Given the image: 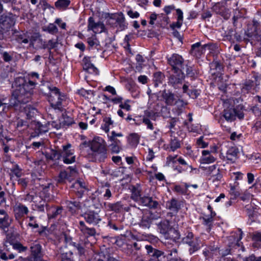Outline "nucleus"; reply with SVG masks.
<instances>
[{
    "instance_id": "1",
    "label": "nucleus",
    "mask_w": 261,
    "mask_h": 261,
    "mask_svg": "<svg viewBox=\"0 0 261 261\" xmlns=\"http://www.w3.org/2000/svg\"><path fill=\"white\" fill-rule=\"evenodd\" d=\"M17 82H19L20 84L13 92V96L15 97L18 102L27 103L30 100L36 83L31 80L26 82L23 78H19L16 80L15 82V85L17 84Z\"/></svg>"
},
{
    "instance_id": "2",
    "label": "nucleus",
    "mask_w": 261,
    "mask_h": 261,
    "mask_svg": "<svg viewBox=\"0 0 261 261\" xmlns=\"http://www.w3.org/2000/svg\"><path fill=\"white\" fill-rule=\"evenodd\" d=\"M90 146L92 155L96 161L103 162L107 158V144L105 141L100 137H94L90 142H84L81 147Z\"/></svg>"
},
{
    "instance_id": "3",
    "label": "nucleus",
    "mask_w": 261,
    "mask_h": 261,
    "mask_svg": "<svg viewBox=\"0 0 261 261\" xmlns=\"http://www.w3.org/2000/svg\"><path fill=\"white\" fill-rule=\"evenodd\" d=\"M47 88L49 90L48 93L45 91H42L45 94H49L48 101L50 102L51 106L55 110H59L62 111L63 109L62 103L65 101L66 96L62 94L59 89L55 87L48 86Z\"/></svg>"
},
{
    "instance_id": "4",
    "label": "nucleus",
    "mask_w": 261,
    "mask_h": 261,
    "mask_svg": "<svg viewBox=\"0 0 261 261\" xmlns=\"http://www.w3.org/2000/svg\"><path fill=\"white\" fill-rule=\"evenodd\" d=\"M70 144L63 146L62 151H53L50 159L54 160L62 159L63 162L65 164H71L75 161V156L73 154V150L70 149Z\"/></svg>"
},
{
    "instance_id": "5",
    "label": "nucleus",
    "mask_w": 261,
    "mask_h": 261,
    "mask_svg": "<svg viewBox=\"0 0 261 261\" xmlns=\"http://www.w3.org/2000/svg\"><path fill=\"white\" fill-rule=\"evenodd\" d=\"M108 24L113 28H117V31H123L127 28V24L122 13H115L108 18Z\"/></svg>"
},
{
    "instance_id": "6",
    "label": "nucleus",
    "mask_w": 261,
    "mask_h": 261,
    "mask_svg": "<svg viewBox=\"0 0 261 261\" xmlns=\"http://www.w3.org/2000/svg\"><path fill=\"white\" fill-rule=\"evenodd\" d=\"M169 64L172 67L173 71H182L184 69V60L178 54H173L168 59Z\"/></svg>"
},
{
    "instance_id": "7",
    "label": "nucleus",
    "mask_w": 261,
    "mask_h": 261,
    "mask_svg": "<svg viewBox=\"0 0 261 261\" xmlns=\"http://www.w3.org/2000/svg\"><path fill=\"white\" fill-rule=\"evenodd\" d=\"M85 221L90 224L96 225L101 221V219L97 212L93 211H88L82 215Z\"/></svg>"
},
{
    "instance_id": "8",
    "label": "nucleus",
    "mask_w": 261,
    "mask_h": 261,
    "mask_svg": "<svg viewBox=\"0 0 261 261\" xmlns=\"http://www.w3.org/2000/svg\"><path fill=\"white\" fill-rule=\"evenodd\" d=\"M87 30L92 31L94 33H101L105 32V26L104 24L98 21L95 22L92 17H90L88 19V24Z\"/></svg>"
},
{
    "instance_id": "9",
    "label": "nucleus",
    "mask_w": 261,
    "mask_h": 261,
    "mask_svg": "<svg viewBox=\"0 0 261 261\" xmlns=\"http://www.w3.org/2000/svg\"><path fill=\"white\" fill-rule=\"evenodd\" d=\"M238 117L240 119L244 118V114L241 111H238L236 109H229L224 110L223 112V117L227 121H232Z\"/></svg>"
},
{
    "instance_id": "10",
    "label": "nucleus",
    "mask_w": 261,
    "mask_h": 261,
    "mask_svg": "<svg viewBox=\"0 0 261 261\" xmlns=\"http://www.w3.org/2000/svg\"><path fill=\"white\" fill-rule=\"evenodd\" d=\"M12 221V218L9 215L7 212L0 208V228L5 230L11 225Z\"/></svg>"
},
{
    "instance_id": "11",
    "label": "nucleus",
    "mask_w": 261,
    "mask_h": 261,
    "mask_svg": "<svg viewBox=\"0 0 261 261\" xmlns=\"http://www.w3.org/2000/svg\"><path fill=\"white\" fill-rule=\"evenodd\" d=\"M213 10L217 14H219L225 19H228L230 17L229 10L226 8L225 3H217L212 7Z\"/></svg>"
},
{
    "instance_id": "12",
    "label": "nucleus",
    "mask_w": 261,
    "mask_h": 261,
    "mask_svg": "<svg viewBox=\"0 0 261 261\" xmlns=\"http://www.w3.org/2000/svg\"><path fill=\"white\" fill-rule=\"evenodd\" d=\"M13 211L15 218L17 220H19L29 212L28 208L20 203L15 205L13 207Z\"/></svg>"
},
{
    "instance_id": "13",
    "label": "nucleus",
    "mask_w": 261,
    "mask_h": 261,
    "mask_svg": "<svg viewBox=\"0 0 261 261\" xmlns=\"http://www.w3.org/2000/svg\"><path fill=\"white\" fill-rule=\"evenodd\" d=\"M181 202L175 198H172L166 203V207L172 215L176 214L181 207Z\"/></svg>"
},
{
    "instance_id": "14",
    "label": "nucleus",
    "mask_w": 261,
    "mask_h": 261,
    "mask_svg": "<svg viewBox=\"0 0 261 261\" xmlns=\"http://www.w3.org/2000/svg\"><path fill=\"white\" fill-rule=\"evenodd\" d=\"M184 76V74L182 71H174V73L169 78V83L175 88H176L178 87V85L181 83Z\"/></svg>"
},
{
    "instance_id": "15",
    "label": "nucleus",
    "mask_w": 261,
    "mask_h": 261,
    "mask_svg": "<svg viewBox=\"0 0 261 261\" xmlns=\"http://www.w3.org/2000/svg\"><path fill=\"white\" fill-rule=\"evenodd\" d=\"M71 187L72 188V190L80 197L88 190L87 185L86 182L81 180H76Z\"/></svg>"
},
{
    "instance_id": "16",
    "label": "nucleus",
    "mask_w": 261,
    "mask_h": 261,
    "mask_svg": "<svg viewBox=\"0 0 261 261\" xmlns=\"http://www.w3.org/2000/svg\"><path fill=\"white\" fill-rule=\"evenodd\" d=\"M15 24L13 18L8 16H2L0 18V28L4 31H8Z\"/></svg>"
},
{
    "instance_id": "17",
    "label": "nucleus",
    "mask_w": 261,
    "mask_h": 261,
    "mask_svg": "<svg viewBox=\"0 0 261 261\" xmlns=\"http://www.w3.org/2000/svg\"><path fill=\"white\" fill-rule=\"evenodd\" d=\"M207 46L206 44L201 45L200 42H197L192 45L191 54L196 58H200Z\"/></svg>"
},
{
    "instance_id": "18",
    "label": "nucleus",
    "mask_w": 261,
    "mask_h": 261,
    "mask_svg": "<svg viewBox=\"0 0 261 261\" xmlns=\"http://www.w3.org/2000/svg\"><path fill=\"white\" fill-rule=\"evenodd\" d=\"M78 228L81 232L87 237H93L96 234L95 229L93 227H88L83 221L79 222Z\"/></svg>"
},
{
    "instance_id": "19",
    "label": "nucleus",
    "mask_w": 261,
    "mask_h": 261,
    "mask_svg": "<svg viewBox=\"0 0 261 261\" xmlns=\"http://www.w3.org/2000/svg\"><path fill=\"white\" fill-rule=\"evenodd\" d=\"M78 228L81 232L87 237H93L96 234L95 229L93 227H88L83 221L79 222Z\"/></svg>"
},
{
    "instance_id": "20",
    "label": "nucleus",
    "mask_w": 261,
    "mask_h": 261,
    "mask_svg": "<svg viewBox=\"0 0 261 261\" xmlns=\"http://www.w3.org/2000/svg\"><path fill=\"white\" fill-rule=\"evenodd\" d=\"M138 202L143 206H147L151 208H156L159 205L158 202L154 200L151 197L146 196L141 197Z\"/></svg>"
},
{
    "instance_id": "21",
    "label": "nucleus",
    "mask_w": 261,
    "mask_h": 261,
    "mask_svg": "<svg viewBox=\"0 0 261 261\" xmlns=\"http://www.w3.org/2000/svg\"><path fill=\"white\" fill-rule=\"evenodd\" d=\"M151 120L155 121V115L153 112H147L145 113V116L143 117L142 119V122L145 125L147 128L151 130L154 128V123L151 122Z\"/></svg>"
},
{
    "instance_id": "22",
    "label": "nucleus",
    "mask_w": 261,
    "mask_h": 261,
    "mask_svg": "<svg viewBox=\"0 0 261 261\" xmlns=\"http://www.w3.org/2000/svg\"><path fill=\"white\" fill-rule=\"evenodd\" d=\"M147 254L151 257L152 258H150L149 261H159V257L163 254V252L160 250L154 249L151 245H147L145 247Z\"/></svg>"
},
{
    "instance_id": "23",
    "label": "nucleus",
    "mask_w": 261,
    "mask_h": 261,
    "mask_svg": "<svg viewBox=\"0 0 261 261\" xmlns=\"http://www.w3.org/2000/svg\"><path fill=\"white\" fill-rule=\"evenodd\" d=\"M204 170L207 174L213 177L214 180H220L222 178V174L220 172V170L215 165L205 168Z\"/></svg>"
},
{
    "instance_id": "24",
    "label": "nucleus",
    "mask_w": 261,
    "mask_h": 261,
    "mask_svg": "<svg viewBox=\"0 0 261 261\" xmlns=\"http://www.w3.org/2000/svg\"><path fill=\"white\" fill-rule=\"evenodd\" d=\"M199 160L201 164H211L216 161V158L211 153L209 150H203L202 151Z\"/></svg>"
},
{
    "instance_id": "25",
    "label": "nucleus",
    "mask_w": 261,
    "mask_h": 261,
    "mask_svg": "<svg viewBox=\"0 0 261 261\" xmlns=\"http://www.w3.org/2000/svg\"><path fill=\"white\" fill-rule=\"evenodd\" d=\"M153 220L152 215L150 213L144 214L139 224L140 227L143 228H149Z\"/></svg>"
},
{
    "instance_id": "26",
    "label": "nucleus",
    "mask_w": 261,
    "mask_h": 261,
    "mask_svg": "<svg viewBox=\"0 0 261 261\" xmlns=\"http://www.w3.org/2000/svg\"><path fill=\"white\" fill-rule=\"evenodd\" d=\"M180 147V141L175 137H171L169 141V143L167 145H164V148L165 149L171 151H174Z\"/></svg>"
},
{
    "instance_id": "27",
    "label": "nucleus",
    "mask_w": 261,
    "mask_h": 261,
    "mask_svg": "<svg viewBox=\"0 0 261 261\" xmlns=\"http://www.w3.org/2000/svg\"><path fill=\"white\" fill-rule=\"evenodd\" d=\"M130 189L132 193L130 196L131 199L137 202H139L142 197V189L141 187L138 185L132 186Z\"/></svg>"
},
{
    "instance_id": "28",
    "label": "nucleus",
    "mask_w": 261,
    "mask_h": 261,
    "mask_svg": "<svg viewBox=\"0 0 261 261\" xmlns=\"http://www.w3.org/2000/svg\"><path fill=\"white\" fill-rule=\"evenodd\" d=\"M162 97L168 105L172 106L176 102L174 94L170 92H166V90L163 91Z\"/></svg>"
},
{
    "instance_id": "29",
    "label": "nucleus",
    "mask_w": 261,
    "mask_h": 261,
    "mask_svg": "<svg viewBox=\"0 0 261 261\" xmlns=\"http://www.w3.org/2000/svg\"><path fill=\"white\" fill-rule=\"evenodd\" d=\"M190 247L189 252L190 254H193L196 251H198L200 248V241L198 238L195 237V239L192 240L189 243H187Z\"/></svg>"
},
{
    "instance_id": "30",
    "label": "nucleus",
    "mask_w": 261,
    "mask_h": 261,
    "mask_svg": "<svg viewBox=\"0 0 261 261\" xmlns=\"http://www.w3.org/2000/svg\"><path fill=\"white\" fill-rule=\"evenodd\" d=\"M84 70L90 73H97V69L90 62L89 59L84 58L83 60Z\"/></svg>"
},
{
    "instance_id": "31",
    "label": "nucleus",
    "mask_w": 261,
    "mask_h": 261,
    "mask_svg": "<svg viewBox=\"0 0 261 261\" xmlns=\"http://www.w3.org/2000/svg\"><path fill=\"white\" fill-rule=\"evenodd\" d=\"M156 225L158 229L161 233L166 234L168 233L170 229V223L169 221L167 220H163Z\"/></svg>"
},
{
    "instance_id": "32",
    "label": "nucleus",
    "mask_w": 261,
    "mask_h": 261,
    "mask_svg": "<svg viewBox=\"0 0 261 261\" xmlns=\"http://www.w3.org/2000/svg\"><path fill=\"white\" fill-rule=\"evenodd\" d=\"M108 137L111 143L122 145L121 140L118 138L123 137V135L121 133H116L115 131H112L111 135H108Z\"/></svg>"
},
{
    "instance_id": "33",
    "label": "nucleus",
    "mask_w": 261,
    "mask_h": 261,
    "mask_svg": "<svg viewBox=\"0 0 261 261\" xmlns=\"http://www.w3.org/2000/svg\"><path fill=\"white\" fill-rule=\"evenodd\" d=\"M65 203L67 208L71 213H74L81 207V203L79 201L67 200Z\"/></svg>"
},
{
    "instance_id": "34",
    "label": "nucleus",
    "mask_w": 261,
    "mask_h": 261,
    "mask_svg": "<svg viewBox=\"0 0 261 261\" xmlns=\"http://www.w3.org/2000/svg\"><path fill=\"white\" fill-rule=\"evenodd\" d=\"M105 208L109 211H114L115 212H120L123 209V205L120 202H117L115 203H104Z\"/></svg>"
},
{
    "instance_id": "35",
    "label": "nucleus",
    "mask_w": 261,
    "mask_h": 261,
    "mask_svg": "<svg viewBox=\"0 0 261 261\" xmlns=\"http://www.w3.org/2000/svg\"><path fill=\"white\" fill-rule=\"evenodd\" d=\"M30 249L31 251V255H41V246L37 242L33 243L31 244Z\"/></svg>"
},
{
    "instance_id": "36",
    "label": "nucleus",
    "mask_w": 261,
    "mask_h": 261,
    "mask_svg": "<svg viewBox=\"0 0 261 261\" xmlns=\"http://www.w3.org/2000/svg\"><path fill=\"white\" fill-rule=\"evenodd\" d=\"M216 216L215 212H212V214L204 215L202 217V220L203 221V224L207 226L208 229H211V226L212 225V223L214 221V218Z\"/></svg>"
},
{
    "instance_id": "37",
    "label": "nucleus",
    "mask_w": 261,
    "mask_h": 261,
    "mask_svg": "<svg viewBox=\"0 0 261 261\" xmlns=\"http://www.w3.org/2000/svg\"><path fill=\"white\" fill-rule=\"evenodd\" d=\"M103 123L101 125V128L108 133L111 127H113L114 121L109 117H106L103 119Z\"/></svg>"
},
{
    "instance_id": "38",
    "label": "nucleus",
    "mask_w": 261,
    "mask_h": 261,
    "mask_svg": "<svg viewBox=\"0 0 261 261\" xmlns=\"http://www.w3.org/2000/svg\"><path fill=\"white\" fill-rule=\"evenodd\" d=\"M164 80L165 75L162 72H157L154 73L153 81L155 87L162 84Z\"/></svg>"
},
{
    "instance_id": "39",
    "label": "nucleus",
    "mask_w": 261,
    "mask_h": 261,
    "mask_svg": "<svg viewBox=\"0 0 261 261\" xmlns=\"http://www.w3.org/2000/svg\"><path fill=\"white\" fill-rule=\"evenodd\" d=\"M59 121L61 122L63 127L71 125L73 122V119L66 114H63Z\"/></svg>"
},
{
    "instance_id": "40",
    "label": "nucleus",
    "mask_w": 261,
    "mask_h": 261,
    "mask_svg": "<svg viewBox=\"0 0 261 261\" xmlns=\"http://www.w3.org/2000/svg\"><path fill=\"white\" fill-rule=\"evenodd\" d=\"M62 211V209L61 207L56 208L50 207L47 214L49 218H55L60 215Z\"/></svg>"
},
{
    "instance_id": "41",
    "label": "nucleus",
    "mask_w": 261,
    "mask_h": 261,
    "mask_svg": "<svg viewBox=\"0 0 261 261\" xmlns=\"http://www.w3.org/2000/svg\"><path fill=\"white\" fill-rule=\"evenodd\" d=\"M238 153V149L236 148H229L226 153V158L228 160L232 161L237 158Z\"/></svg>"
},
{
    "instance_id": "42",
    "label": "nucleus",
    "mask_w": 261,
    "mask_h": 261,
    "mask_svg": "<svg viewBox=\"0 0 261 261\" xmlns=\"http://www.w3.org/2000/svg\"><path fill=\"white\" fill-rule=\"evenodd\" d=\"M42 30L52 35H55L58 33V29L54 23H49L47 26L42 28Z\"/></svg>"
},
{
    "instance_id": "43",
    "label": "nucleus",
    "mask_w": 261,
    "mask_h": 261,
    "mask_svg": "<svg viewBox=\"0 0 261 261\" xmlns=\"http://www.w3.org/2000/svg\"><path fill=\"white\" fill-rule=\"evenodd\" d=\"M10 244H11V245L12 246L14 250H17L19 253L25 252L28 249L27 247L23 246L19 242H10Z\"/></svg>"
},
{
    "instance_id": "44",
    "label": "nucleus",
    "mask_w": 261,
    "mask_h": 261,
    "mask_svg": "<svg viewBox=\"0 0 261 261\" xmlns=\"http://www.w3.org/2000/svg\"><path fill=\"white\" fill-rule=\"evenodd\" d=\"M129 144L133 146H136L139 142L140 136L136 133L131 134L128 137Z\"/></svg>"
},
{
    "instance_id": "45",
    "label": "nucleus",
    "mask_w": 261,
    "mask_h": 261,
    "mask_svg": "<svg viewBox=\"0 0 261 261\" xmlns=\"http://www.w3.org/2000/svg\"><path fill=\"white\" fill-rule=\"evenodd\" d=\"M110 185L108 183H106L105 186H103L100 192H104L103 197L105 199L108 200L112 196V193L109 189Z\"/></svg>"
},
{
    "instance_id": "46",
    "label": "nucleus",
    "mask_w": 261,
    "mask_h": 261,
    "mask_svg": "<svg viewBox=\"0 0 261 261\" xmlns=\"http://www.w3.org/2000/svg\"><path fill=\"white\" fill-rule=\"evenodd\" d=\"M62 261H74L73 253L71 251H63L61 255Z\"/></svg>"
},
{
    "instance_id": "47",
    "label": "nucleus",
    "mask_w": 261,
    "mask_h": 261,
    "mask_svg": "<svg viewBox=\"0 0 261 261\" xmlns=\"http://www.w3.org/2000/svg\"><path fill=\"white\" fill-rule=\"evenodd\" d=\"M87 42L88 45L91 48L98 49V47L99 46V42L95 37L89 38Z\"/></svg>"
},
{
    "instance_id": "48",
    "label": "nucleus",
    "mask_w": 261,
    "mask_h": 261,
    "mask_svg": "<svg viewBox=\"0 0 261 261\" xmlns=\"http://www.w3.org/2000/svg\"><path fill=\"white\" fill-rule=\"evenodd\" d=\"M70 4L69 0H58L55 3V6L59 9H65Z\"/></svg>"
},
{
    "instance_id": "49",
    "label": "nucleus",
    "mask_w": 261,
    "mask_h": 261,
    "mask_svg": "<svg viewBox=\"0 0 261 261\" xmlns=\"http://www.w3.org/2000/svg\"><path fill=\"white\" fill-rule=\"evenodd\" d=\"M28 218L29 219V222L28 224V226L32 228H38L39 227V224L37 222L35 217L29 216Z\"/></svg>"
},
{
    "instance_id": "50",
    "label": "nucleus",
    "mask_w": 261,
    "mask_h": 261,
    "mask_svg": "<svg viewBox=\"0 0 261 261\" xmlns=\"http://www.w3.org/2000/svg\"><path fill=\"white\" fill-rule=\"evenodd\" d=\"M67 170H68V181H71L74 178H75L77 174V171L74 168H72L71 167H69Z\"/></svg>"
},
{
    "instance_id": "51",
    "label": "nucleus",
    "mask_w": 261,
    "mask_h": 261,
    "mask_svg": "<svg viewBox=\"0 0 261 261\" xmlns=\"http://www.w3.org/2000/svg\"><path fill=\"white\" fill-rule=\"evenodd\" d=\"M68 170L61 171L59 175L58 181L60 182H64L68 180Z\"/></svg>"
},
{
    "instance_id": "52",
    "label": "nucleus",
    "mask_w": 261,
    "mask_h": 261,
    "mask_svg": "<svg viewBox=\"0 0 261 261\" xmlns=\"http://www.w3.org/2000/svg\"><path fill=\"white\" fill-rule=\"evenodd\" d=\"M186 74H187V75L189 77L195 78V77L196 76V75L197 74V72H196V70L193 68V67L187 66H186Z\"/></svg>"
},
{
    "instance_id": "53",
    "label": "nucleus",
    "mask_w": 261,
    "mask_h": 261,
    "mask_svg": "<svg viewBox=\"0 0 261 261\" xmlns=\"http://www.w3.org/2000/svg\"><path fill=\"white\" fill-rule=\"evenodd\" d=\"M208 249H210V252L213 256V257L214 256H217L218 254H219L220 253V249L217 246L214 245H210L208 247Z\"/></svg>"
},
{
    "instance_id": "54",
    "label": "nucleus",
    "mask_w": 261,
    "mask_h": 261,
    "mask_svg": "<svg viewBox=\"0 0 261 261\" xmlns=\"http://www.w3.org/2000/svg\"><path fill=\"white\" fill-rule=\"evenodd\" d=\"M121 146L122 145L111 143L110 147L112 153H118L122 149Z\"/></svg>"
},
{
    "instance_id": "55",
    "label": "nucleus",
    "mask_w": 261,
    "mask_h": 261,
    "mask_svg": "<svg viewBox=\"0 0 261 261\" xmlns=\"http://www.w3.org/2000/svg\"><path fill=\"white\" fill-rule=\"evenodd\" d=\"M195 238L194 237V234L191 232H188L186 234V236L182 239V242L184 244H187L189 243L190 241L194 240Z\"/></svg>"
},
{
    "instance_id": "56",
    "label": "nucleus",
    "mask_w": 261,
    "mask_h": 261,
    "mask_svg": "<svg viewBox=\"0 0 261 261\" xmlns=\"http://www.w3.org/2000/svg\"><path fill=\"white\" fill-rule=\"evenodd\" d=\"M50 207V206L48 203L46 204H40V205H36L35 206L34 210L38 211L39 212H44L45 211V209L46 210V212L48 211V210Z\"/></svg>"
},
{
    "instance_id": "57",
    "label": "nucleus",
    "mask_w": 261,
    "mask_h": 261,
    "mask_svg": "<svg viewBox=\"0 0 261 261\" xmlns=\"http://www.w3.org/2000/svg\"><path fill=\"white\" fill-rule=\"evenodd\" d=\"M16 40L18 43H28L29 42V40L27 38L25 37L24 34H19L17 35L16 38Z\"/></svg>"
},
{
    "instance_id": "58",
    "label": "nucleus",
    "mask_w": 261,
    "mask_h": 261,
    "mask_svg": "<svg viewBox=\"0 0 261 261\" xmlns=\"http://www.w3.org/2000/svg\"><path fill=\"white\" fill-rule=\"evenodd\" d=\"M48 124L49 126H51L53 128H55L56 129H59L63 127L60 121L56 122L53 121L51 122H48Z\"/></svg>"
},
{
    "instance_id": "59",
    "label": "nucleus",
    "mask_w": 261,
    "mask_h": 261,
    "mask_svg": "<svg viewBox=\"0 0 261 261\" xmlns=\"http://www.w3.org/2000/svg\"><path fill=\"white\" fill-rule=\"evenodd\" d=\"M34 205H40V204H46L47 203L45 200L42 199L40 197L36 196L35 197V200H34Z\"/></svg>"
},
{
    "instance_id": "60",
    "label": "nucleus",
    "mask_w": 261,
    "mask_h": 261,
    "mask_svg": "<svg viewBox=\"0 0 261 261\" xmlns=\"http://www.w3.org/2000/svg\"><path fill=\"white\" fill-rule=\"evenodd\" d=\"M129 102V100H126L125 101L124 103L122 102L121 103V104L119 105V107L121 109H124L127 111H129L130 110V106L128 104V102Z\"/></svg>"
},
{
    "instance_id": "61",
    "label": "nucleus",
    "mask_w": 261,
    "mask_h": 261,
    "mask_svg": "<svg viewBox=\"0 0 261 261\" xmlns=\"http://www.w3.org/2000/svg\"><path fill=\"white\" fill-rule=\"evenodd\" d=\"M203 137H200L197 140V144L199 146V147L201 148H205L208 146V144L203 140Z\"/></svg>"
},
{
    "instance_id": "62",
    "label": "nucleus",
    "mask_w": 261,
    "mask_h": 261,
    "mask_svg": "<svg viewBox=\"0 0 261 261\" xmlns=\"http://www.w3.org/2000/svg\"><path fill=\"white\" fill-rule=\"evenodd\" d=\"M177 161L178 162L179 164L182 165L187 166V168L186 169V170H187L188 168H190L191 170H192V166L189 165L183 158L179 157L177 159Z\"/></svg>"
},
{
    "instance_id": "63",
    "label": "nucleus",
    "mask_w": 261,
    "mask_h": 261,
    "mask_svg": "<svg viewBox=\"0 0 261 261\" xmlns=\"http://www.w3.org/2000/svg\"><path fill=\"white\" fill-rule=\"evenodd\" d=\"M230 193L233 196V198H236L240 195L239 191L237 190L234 187H231Z\"/></svg>"
},
{
    "instance_id": "64",
    "label": "nucleus",
    "mask_w": 261,
    "mask_h": 261,
    "mask_svg": "<svg viewBox=\"0 0 261 261\" xmlns=\"http://www.w3.org/2000/svg\"><path fill=\"white\" fill-rule=\"evenodd\" d=\"M57 44V42L54 41L53 40L51 39L47 41L48 46H46V47H47V49L50 50L56 47Z\"/></svg>"
}]
</instances>
